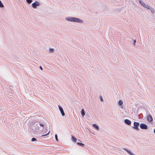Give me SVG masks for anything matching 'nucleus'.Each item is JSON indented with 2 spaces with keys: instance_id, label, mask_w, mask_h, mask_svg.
I'll return each instance as SVG.
<instances>
[{
  "instance_id": "f257e3e1",
  "label": "nucleus",
  "mask_w": 155,
  "mask_h": 155,
  "mask_svg": "<svg viewBox=\"0 0 155 155\" xmlns=\"http://www.w3.org/2000/svg\"><path fill=\"white\" fill-rule=\"evenodd\" d=\"M65 20L67 21L71 22L79 23H83L84 21L80 18L72 16H68L65 18Z\"/></svg>"
},
{
  "instance_id": "f03ea898",
  "label": "nucleus",
  "mask_w": 155,
  "mask_h": 155,
  "mask_svg": "<svg viewBox=\"0 0 155 155\" xmlns=\"http://www.w3.org/2000/svg\"><path fill=\"white\" fill-rule=\"evenodd\" d=\"M139 123L136 122H134V126L133 127V128L134 129L138 130H139L138 127L139 125Z\"/></svg>"
},
{
  "instance_id": "7ed1b4c3",
  "label": "nucleus",
  "mask_w": 155,
  "mask_h": 155,
  "mask_svg": "<svg viewBox=\"0 0 155 155\" xmlns=\"http://www.w3.org/2000/svg\"><path fill=\"white\" fill-rule=\"evenodd\" d=\"M40 5V3L38 1H35L32 4V7L34 8H36L37 6H39Z\"/></svg>"
},
{
  "instance_id": "20e7f679",
  "label": "nucleus",
  "mask_w": 155,
  "mask_h": 155,
  "mask_svg": "<svg viewBox=\"0 0 155 155\" xmlns=\"http://www.w3.org/2000/svg\"><path fill=\"white\" fill-rule=\"evenodd\" d=\"M140 128L142 129H147V125L143 123L140 124Z\"/></svg>"
},
{
  "instance_id": "39448f33",
  "label": "nucleus",
  "mask_w": 155,
  "mask_h": 155,
  "mask_svg": "<svg viewBox=\"0 0 155 155\" xmlns=\"http://www.w3.org/2000/svg\"><path fill=\"white\" fill-rule=\"evenodd\" d=\"M59 109L62 116H64L65 115V113L64 111V110L62 108L60 105L58 106Z\"/></svg>"
},
{
  "instance_id": "423d86ee",
  "label": "nucleus",
  "mask_w": 155,
  "mask_h": 155,
  "mask_svg": "<svg viewBox=\"0 0 155 155\" xmlns=\"http://www.w3.org/2000/svg\"><path fill=\"white\" fill-rule=\"evenodd\" d=\"M147 121L150 123L153 121V118L152 116L150 115H148L147 117Z\"/></svg>"
},
{
  "instance_id": "0eeeda50",
  "label": "nucleus",
  "mask_w": 155,
  "mask_h": 155,
  "mask_svg": "<svg viewBox=\"0 0 155 155\" xmlns=\"http://www.w3.org/2000/svg\"><path fill=\"white\" fill-rule=\"evenodd\" d=\"M123 103V102L122 100H120L118 102V104L120 106L121 109L123 108V106L122 105Z\"/></svg>"
},
{
  "instance_id": "6e6552de",
  "label": "nucleus",
  "mask_w": 155,
  "mask_h": 155,
  "mask_svg": "<svg viewBox=\"0 0 155 155\" xmlns=\"http://www.w3.org/2000/svg\"><path fill=\"white\" fill-rule=\"evenodd\" d=\"M123 149L126 150L130 155H135V154L133 153L130 150H129L126 148H123Z\"/></svg>"
},
{
  "instance_id": "1a4fd4ad",
  "label": "nucleus",
  "mask_w": 155,
  "mask_h": 155,
  "mask_svg": "<svg viewBox=\"0 0 155 155\" xmlns=\"http://www.w3.org/2000/svg\"><path fill=\"white\" fill-rule=\"evenodd\" d=\"M125 123L128 125H130L131 124V122L128 119H125L124 120Z\"/></svg>"
},
{
  "instance_id": "9d476101",
  "label": "nucleus",
  "mask_w": 155,
  "mask_h": 155,
  "mask_svg": "<svg viewBox=\"0 0 155 155\" xmlns=\"http://www.w3.org/2000/svg\"><path fill=\"white\" fill-rule=\"evenodd\" d=\"M148 9L150 10L151 13L153 14L155 12V10L153 8H152L150 6L148 7V8H147Z\"/></svg>"
},
{
  "instance_id": "9b49d317",
  "label": "nucleus",
  "mask_w": 155,
  "mask_h": 155,
  "mask_svg": "<svg viewBox=\"0 0 155 155\" xmlns=\"http://www.w3.org/2000/svg\"><path fill=\"white\" fill-rule=\"evenodd\" d=\"M93 126L97 130H99V127L98 126L95 124H93Z\"/></svg>"
},
{
  "instance_id": "f8f14e48",
  "label": "nucleus",
  "mask_w": 155,
  "mask_h": 155,
  "mask_svg": "<svg viewBox=\"0 0 155 155\" xmlns=\"http://www.w3.org/2000/svg\"><path fill=\"white\" fill-rule=\"evenodd\" d=\"M81 113L82 116L83 117L84 116L85 114V112L84 109H82L81 111Z\"/></svg>"
},
{
  "instance_id": "ddd939ff",
  "label": "nucleus",
  "mask_w": 155,
  "mask_h": 155,
  "mask_svg": "<svg viewBox=\"0 0 155 155\" xmlns=\"http://www.w3.org/2000/svg\"><path fill=\"white\" fill-rule=\"evenodd\" d=\"M72 140L74 142H76L77 140V139L74 137L72 135Z\"/></svg>"
},
{
  "instance_id": "4468645a",
  "label": "nucleus",
  "mask_w": 155,
  "mask_h": 155,
  "mask_svg": "<svg viewBox=\"0 0 155 155\" xmlns=\"http://www.w3.org/2000/svg\"><path fill=\"white\" fill-rule=\"evenodd\" d=\"M143 7L147 8V9L148 8L149 6L148 5L146 4L145 3L143 4L142 5Z\"/></svg>"
},
{
  "instance_id": "2eb2a0df",
  "label": "nucleus",
  "mask_w": 155,
  "mask_h": 155,
  "mask_svg": "<svg viewBox=\"0 0 155 155\" xmlns=\"http://www.w3.org/2000/svg\"><path fill=\"white\" fill-rule=\"evenodd\" d=\"M49 52L52 53L54 52V49L53 48H50L49 50Z\"/></svg>"
},
{
  "instance_id": "dca6fc26",
  "label": "nucleus",
  "mask_w": 155,
  "mask_h": 155,
  "mask_svg": "<svg viewBox=\"0 0 155 155\" xmlns=\"http://www.w3.org/2000/svg\"><path fill=\"white\" fill-rule=\"evenodd\" d=\"M139 2L142 6L145 3L142 0H139Z\"/></svg>"
},
{
  "instance_id": "f3484780",
  "label": "nucleus",
  "mask_w": 155,
  "mask_h": 155,
  "mask_svg": "<svg viewBox=\"0 0 155 155\" xmlns=\"http://www.w3.org/2000/svg\"><path fill=\"white\" fill-rule=\"evenodd\" d=\"M77 144L81 146H84V144L83 143L78 142L77 143Z\"/></svg>"
},
{
  "instance_id": "a211bd4d",
  "label": "nucleus",
  "mask_w": 155,
  "mask_h": 155,
  "mask_svg": "<svg viewBox=\"0 0 155 155\" xmlns=\"http://www.w3.org/2000/svg\"><path fill=\"white\" fill-rule=\"evenodd\" d=\"M4 7L3 5L2 2L0 0V7L2 8Z\"/></svg>"
},
{
  "instance_id": "6ab92c4d",
  "label": "nucleus",
  "mask_w": 155,
  "mask_h": 155,
  "mask_svg": "<svg viewBox=\"0 0 155 155\" xmlns=\"http://www.w3.org/2000/svg\"><path fill=\"white\" fill-rule=\"evenodd\" d=\"M44 126V125L43 124H39V126H38V127L39 128L40 127L39 126L42 127H43Z\"/></svg>"
},
{
  "instance_id": "aec40b11",
  "label": "nucleus",
  "mask_w": 155,
  "mask_h": 155,
  "mask_svg": "<svg viewBox=\"0 0 155 155\" xmlns=\"http://www.w3.org/2000/svg\"><path fill=\"white\" fill-rule=\"evenodd\" d=\"M50 130H49L48 131V133H47V134H45V135H42V136H41V137H44V136H46L48 135L49 134V133H50Z\"/></svg>"
},
{
  "instance_id": "412c9836",
  "label": "nucleus",
  "mask_w": 155,
  "mask_h": 155,
  "mask_svg": "<svg viewBox=\"0 0 155 155\" xmlns=\"http://www.w3.org/2000/svg\"><path fill=\"white\" fill-rule=\"evenodd\" d=\"M26 1L29 4L31 3L32 2V0H26Z\"/></svg>"
},
{
  "instance_id": "4be33fe9",
  "label": "nucleus",
  "mask_w": 155,
  "mask_h": 155,
  "mask_svg": "<svg viewBox=\"0 0 155 155\" xmlns=\"http://www.w3.org/2000/svg\"><path fill=\"white\" fill-rule=\"evenodd\" d=\"M36 140H37V139L36 138H32L31 140L32 141H36Z\"/></svg>"
},
{
  "instance_id": "5701e85b",
  "label": "nucleus",
  "mask_w": 155,
  "mask_h": 155,
  "mask_svg": "<svg viewBox=\"0 0 155 155\" xmlns=\"http://www.w3.org/2000/svg\"><path fill=\"white\" fill-rule=\"evenodd\" d=\"M55 138L56 141H58V136L57 134H55Z\"/></svg>"
},
{
  "instance_id": "b1692460",
  "label": "nucleus",
  "mask_w": 155,
  "mask_h": 155,
  "mask_svg": "<svg viewBox=\"0 0 155 155\" xmlns=\"http://www.w3.org/2000/svg\"><path fill=\"white\" fill-rule=\"evenodd\" d=\"M100 99L101 100V101H103V98L102 97L100 96Z\"/></svg>"
},
{
  "instance_id": "393cba45",
  "label": "nucleus",
  "mask_w": 155,
  "mask_h": 155,
  "mask_svg": "<svg viewBox=\"0 0 155 155\" xmlns=\"http://www.w3.org/2000/svg\"><path fill=\"white\" fill-rule=\"evenodd\" d=\"M136 42V40H134V45H135V43Z\"/></svg>"
},
{
  "instance_id": "a878e982",
  "label": "nucleus",
  "mask_w": 155,
  "mask_h": 155,
  "mask_svg": "<svg viewBox=\"0 0 155 155\" xmlns=\"http://www.w3.org/2000/svg\"><path fill=\"white\" fill-rule=\"evenodd\" d=\"M40 69L41 70H43V68H42L41 66H40Z\"/></svg>"
},
{
  "instance_id": "bb28decb",
  "label": "nucleus",
  "mask_w": 155,
  "mask_h": 155,
  "mask_svg": "<svg viewBox=\"0 0 155 155\" xmlns=\"http://www.w3.org/2000/svg\"><path fill=\"white\" fill-rule=\"evenodd\" d=\"M154 133L155 134V129L154 130Z\"/></svg>"
},
{
  "instance_id": "cd10ccee",
  "label": "nucleus",
  "mask_w": 155,
  "mask_h": 155,
  "mask_svg": "<svg viewBox=\"0 0 155 155\" xmlns=\"http://www.w3.org/2000/svg\"><path fill=\"white\" fill-rule=\"evenodd\" d=\"M78 140L79 141H80V140Z\"/></svg>"
},
{
  "instance_id": "c85d7f7f",
  "label": "nucleus",
  "mask_w": 155,
  "mask_h": 155,
  "mask_svg": "<svg viewBox=\"0 0 155 155\" xmlns=\"http://www.w3.org/2000/svg\"><path fill=\"white\" fill-rule=\"evenodd\" d=\"M46 130H47V129L46 128Z\"/></svg>"
}]
</instances>
